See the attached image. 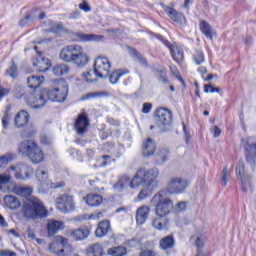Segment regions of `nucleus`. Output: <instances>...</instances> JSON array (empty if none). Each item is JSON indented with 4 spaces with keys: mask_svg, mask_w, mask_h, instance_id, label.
I'll return each mask as SVG.
<instances>
[{
    "mask_svg": "<svg viewBox=\"0 0 256 256\" xmlns=\"http://www.w3.org/2000/svg\"><path fill=\"white\" fill-rule=\"evenodd\" d=\"M13 191L18 197L26 199L22 209L24 217L27 219H43L49 215L43 202L37 197H31V195H33V187L16 185Z\"/></svg>",
    "mask_w": 256,
    "mask_h": 256,
    "instance_id": "1",
    "label": "nucleus"
},
{
    "mask_svg": "<svg viewBox=\"0 0 256 256\" xmlns=\"http://www.w3.org/2000/svg\"><path fill=\"white\" fill-rule=\"evenodd\" d=\"M159 169L152 168L146 170L145 168H140L135 176L132 178L131 186L133 187H142L138 193L137 199L143 201L147 199L153 193V189L157 187L159 181Z\"/></svg>",
    "mask_w": 256,
    "mask_h": 256,
    "instance_id": "2",
    "label": "nucleus"
},
{
    "mask_svg": "<svg viewBox=\"0 0 256 256\" xmlns=\"http://www.w3.org/2000/svg\"><path fill=\"white\" fill-rule=\"evenodd\" d=\"M151 203L155 207L156 215L152 219V227L157 231H166V229H169V218H167V215L173 211V200L158 193L153 196Z\"/></svg>",
    "mask_w": 256,
    "mask_h": 256,
    "instance_id": "3",
    "label": "nucleus"
},
{
    "mask_svg": "<svg viewBox=\"0 0 256 256\" xmlns=\"http://www.w3.org/2000/svg\"><path fill=\"white\" fill-rule=\"evenodd\" d=\"M59 59L64 63H73L76 67H85L89 63V54L79 44L64 46L59 53Z\"/></svg>",
    "mask_w": 256,
    "mask_h": 256,
    "instance_id": "4",
    "label": "nucleus"
},
{
    "mask_svg": "<svg viewBox=\"0 0 256 256\" xmlns=\"http://www.w3.org/2000/svg\"><path fill=\"white\" fill-rule=\"evenodd\" d=\"M35 175L39 187L43 189V191H49V189H63V187H65V181L56 183L49 181V170L45 167L38 168Z\"/></svg>",
    "mask_w": 256,
    "mask_h": 256,
    "instance_id": "5",
    "label": "nucleus"
},
{
    "mask_svg": "<svg viewBox=\"0 0 256 256\" xmlns=\"http://www.w3.org/2000/svg\"><path fill=\"white\" fill-rule=\"evenodd\" d=\"M111 71V61L107 57H97L94 62V73L99 79H105Z\"/></svg>",
    "mask_w": 256,
    "mask_h": 256,
    "instance_id": "6",
    "label": "nucleus"
},
{
    "mask_svg": "<svg viewBox=\"0 0 256 256\" xmlns=\"http://www.w3.org/2000/svg\"><path fill=\"white\" fill-rule=\"evenodd\" d=\"M173 121V115L169 109L158 108L155 112V123L161 131H165Z\"/></svg>",
    "mask_w": 256,
    "mask_h": 256,
    "instance_id": "7",
    "label": "nucleus"
},
{
    "mask_svg": "<svg viewBox=\"0 0 256 256\" xmlns=\"http://www.w3.org/2000/svg\"><path fill=\"white\" fill-rule=\"evenodd\" d=\"M166 189L171 195H179L186 191L187 180L181 177H172L169 179Z\"/></svg>",
    "mask_w": 256,
    "mask_h": 256,
    "instance_id": "8",
    "label": "nucleus"
},
{
    "mask_svg": "<svg viewBox=\"0 0 256 256\" xmlns=\"http://www.w3.org/2000/svg\"><path fill=\"white\" fill-rule=\"evenodd\" d=\"M67 91V86H61V91L59 92V95H57V88L42 90V92L44 93V97L46 98V101H55L57 103H63V101L67 99Z\"/></svg>",
    "mask_w": 256,
    "mask_h": 256,
    "instance_id": "9",
    "label": "nucleus"
},
{
    "mask_svg": "<svg viewBox=\"0 0 256 256\" xmlns=\"http://www.w3.org/2000/svg\"><path fill=\"white\" fill-rule=\"evenodd\" d=\"M56 207L61 213H71L75 209V203L73 202V196L62 195L57 198Z\"/></svg>",
    "mask_w": 256,
    "mask_h": 256,
    "instance_id": "10",
    "label": "nucleus"
},
{
    "mask_svg": "<svg viewBox=\"0 0 256 256\" xmlns=\"http://www.w3.org/2000/svg\"><path fill=\"white\" fill-rule=\"evenodd\" d=\"M47 103L43 90L33 92L28 98V105L31 109H41Z\"/></svg>",
    "mask_w": 256,
    "mask_h": 256,
    "instance_id": "11",
    "label": "nucleus"
},
{
    "mask_svg": "<svg viewBox=\"0 0 256 256\" xmlns=\"http://www.w3.org/2000/svg\"><path fill=\"white\" fill-rule=\"evenodd\" d=\"M10 171L14 172V175L17 179H29L33 175V168L25 165V164H19L16 166H10Z\"/></svg>",
    "mask_w": 256,
    "mask_h": 256,
    "instance_id": "12",
    "label": "nucleus"
},
{
    "mask_svg": "<svg viewBox=\"0 0 256 256\" xmlns=\"http://www.w3.org/2000/svg\"><path fill=\"white\" fill-rule=\"evenodd\" d=\"M34 49L36 50L38 56L36 57V60L33 62V65L34 67H36L39 73H45V71L51 69V60L41 55V52H39L38 50L39 47L35 46Z\"/></svg>",
    "mask_w": 256,
    "mask_h": 256,
    "instance_id": "13",
    "label": "nucleus"
},
{
    "mask_svg": "<svg viewBox=\"0 0 256 256\" xmlns=\"http://www.w3.org/2000/svg\"><path fill=\"white\" fill-rule=\"evenodd\" d=\"M133 183V179H131L128 175H122L119 177L117 183L113 185V189L116 193H121V191H125L127 187L130 189H137V187H133L131 184Z\"/></svg>",
    "mask_w": 256,
    "mask_h": 256,
    "instance_id": "14",
    "label": "nucleus"
},
{
    "mask_svg": "<svg viewBox=\"0 0 256 256\" xmlns=\"http://www.w3.org/2000/svg\"><path fill=\"white\" fill-rule=\"evenodd\" d=\"M74 127L78 135H83V133L87 131L89 127V118H87V113H82L78 115Z\"/></svg>",
    "mask_w": 256,
    "mask_h": 256,
    "instance_id": "15",
    "label": "nucleus"
},
{
    "mask_svg": "<svg viewBox=\"0 0 256 256\" xmlns=\"http://www.w3.org/2000/svg\"><path fill=\"white\" fill-rule=\"evenodd\" d=\"M46 229L48 231V237H53V235H57L59 231L65 229V223L55 219L48 220Z\"/></svg>",
    "mask_w": 256,
    "mask_h": 256,
    "instance_id": "16",
    "label": "nucleus"
},
{
    "mask_svg": "<svg viewBox=\"0 0 256 256\" xmlns=\"http://www.w3.org/2000/svg\"><path fill=\"white\" fill-rule=\"evenodd\" d=\"M239 181L241 191H243V193H246V195H251V193L255 191V184L253 182L252 175H246L245 177H242Z\"/></svg>",
    "mask_w": 256,
    "mask_h": 256,
    "instance_id": "17",
    "label": "nucleus"
},
{
    "mask_svg": "<svg viewBox=\"0 0 256 256\" xmlns=\"http://www.w3.org/2000/svg\"><path fill=\"white\" fill-rule=\"evenodd\" d=\"M30 119L31 116L29 115V112L20 110L14 118V125L17 127V129H23V127L27 126Z\"/></svg>",
    "mask_w": 256,
    "mask_h": 256,
    "instance_id": "18",
    "label": "nucleus"
},
{
    "mask_svg": "<svg viewBox=\"0 0 256 256\" xmlns=\"http://www.w3.org/2000/svg\"><path fill=\"white\" fill-rule=\"evenodd\" d=\"M149 213H151V208L149 206H140L136 210V223L137 225H144L147 219H149Z\"/></svg>",
    "mask_w": 256,
    "mask_h": 256,
    "instance_id": "19",
    "label": "nucleus"
},
{
    "mask_svg": "<svg viewBox=\"0 0 256 256\" xmlns=\"http://www.w3.org/2000/svg\"><path fill=\"white\" fill-rule=\"evenodd\" d=\"M91 233V230L87 227H81L74 230H71L69 232V236L74 239V241H83L89 237V234Z\"/></svg>",
    "mask_w": 256,
    "mask_h": 256,
    "instance_id": "20",
    "label": "nucleus"
},
{
    "mask_svg": "<svg viewBox=\"0 0 256 256\" xmlns=\"http://www.w3.org/2000/svg\"><path fill=\"white\" fill-rule=\"evenodd\" d=\"M28 159L34 165H39V163H43V161H45V154L43 153L41 147L36 145L32 153L28 155Z\"/></svg>",
    "mask_w": 256,
    "mask_h": 256,
    "instance_id": "21",
    "label": "nucleus"
},
{
    "mask_svg": "<svg viewBox=\"0 0 256 256\" xmlns=\"http://www.w3.org/2000/svg\"><path fill=\"white\" fill-rule=\"evenodd\" d=\"M37 146L35 142L32 140H25L18 144V153L20 155H25L28 157L30 153H32L33 149Z\"/></svg>",
    "mask_w": 256,
    "mask_h": 256,
    "instance_id": "22",
    "label": "nucleus"
},
{
    "mask_svg": "<svg viewBox=\"0 0 256 256\" xmlns=\"http://www.w3.org/2000/svg\"><path fill=\"white\" fill-rule=\"evenodd\" d=\"M83 199L88 207H99L103 203V196L95 193H90Z\"/></svg>",
    "mask_w": 256,
    "mask_h": 256,
    "instance_id": "23",
    "label": "nucleus"
},
{
    "mask_svg": "<svg viewBox=\"0 0 256 256\" xmlns=\"http://www.w3.org/2000/svg\"><path fill=\"white\" fill-rule=\"evenodd\" d=\"M66 240L67 238L63 236H56L54 241L49 245V251H51V253H53L54 255L59 256V251L63 249V245Z\"/></svg>",
    "mask_w": 256,
    "mask_h": 256,
    "instance_id": "24",
    "label": "nucleus"
},
{
    "mask_svg": "<svg viewBox=\"0 0 256 256\" xmlns=\"http://www.w3.org/2000/svg\"><path fill=\"white\" fill-rule=\"evenodd\" d=\"M111 231V222L109 220H103L99 222L98 227L95 231L96 237H105Z\"/></svg>",
    "mask_w": 256,
    "mask_h": 256,
    "instance_id": "25",
    "label": "nucleus"
},
{
    "mask_svg": "<svg viewBox=\"0 0 256 256\" xmlns=\"http://www.w3.org/2000/svg\"><path fill=\"white\" fill-rule=\"evenodd\" d=\"M159 247L162 251H169L175 247V238L173 235H168L159 240Z\"/></svg>",
    "mask_w": 256,
    "mask_h": 256,
    "instance_id": "26",
    "label": "nucleus"
},
{
    "mask_svg": "<svg viewBox=\"0 0 256 256\" xmlns=\"http://www.w3.org/2000/svg\"><path fill=\"white\" fill-rule=\"evenodd\" d=\"M45 83V77L39 75H32L27 78V85L29 89H37Z\"/></svg>",
    "mask_w": 256,
    "mask_h": 256,
    "instance_id": "27",
    "label": "nucleus"
},
{
    "mask_svg": "<svg viewBox=\"0 0 256 256\" xmlns=\"http://www.w3.org/2000/svg\"><path fill=\"white\" fill-rule=\"evenodd\" d=\"M105 97H109V92L106 91H94L84 94L80 101H91V99H103Z\"/></svg>",
    "mask_w": 256,
    "mask_h": 256,
    "instance_id": "28",
    "label": "nucleus"
},
{
    "mask_svg": "<svg viewBox=\"0 0 256 256\" xmlns=\"http://www.w3.org/2000/svg\"><path fill=\"white\" fill-rule=\"evenodd\" d=\"M142 153L144 157H151L155 153V142L153 139L147 138V140L142 145Z\"/></svg>",
    "mask_w": 256,
    "mask_h": 256,
    "instance_id": "29",
    "label": "nucleus"
},
{
    "mask_svg": "<svg viewBox=\"0 0 256 256\" xmlns=\"http://www.w3.org/2000/svg\"><path fill=\"white\" fill-rule=\"evenodd\" d=\"M4 203L6 207H8V209H12V210L19 209V207H21V202L19 201V199L12 195L5 196Z\"/></svg>",
    "mask_w": 256,
    "mask_h": 256,
    "instance_id": "30",
    "label": "nucleus"
},
{
    "mask_svg": "<svg viewBox=\"0 0 256 256\" xmlns=\"http://www.w3.org/2000/svg\"><path fill=\"white\" fill-rule=\"evenodd\" d=\"M165 13L170 17L174 23H183V19H185V16L183 14L176 12L174 9H171L169 7H164Z\"/></svg>",
    "mask_w": 256,
    "mask_h": 256,
    "instance_id": "31",
    "label": "nucleus"
},
{
    "mask_svg": "<svg viewBox=\"0 0 256 256\" xmlns=\"http://www.w3.org/2000/svg\"><path fill=\"white\" fill-rule=\"evenodd\" d=\"M200 30L207 37V39H213L215 37V30L211 28V25L207 23L206 21L201 20L200 21Z\"/></svg>",
    "mask_w": 256,
    "mask_h": 256,
    "instance_id": "32",
    "label": "nucleus"
},
{
    "mask_svg": "<svg viewBox=\"0 0 256 256\" xmlns=\"http://www.w3.org/2000/svg\"><path fill=\"white\" fill-rule=\"evenodd\" d=\"M167 46L171 51V56L174 61H176V63H181L183 61V51H181L177 46L171 45L169 42H167Z\"/></svg>",
    "mask_w": 256,
    "mask_h": 256,
    "instance_id": "33",
    "label": "nucleus"
},
{
    "mask_svg": "<svg viewBox=\"0 0 256 256\" xmlns=\"http://www.w3.org/2000/svg\"><path fill=\"white\" fill-rule=\"evenodd\" d=\"M88 256H103L105 252L103 251V246L99 243L93 244L87 249Z\"/></svg>",
    "mask_w": 256,
    "mask_h": 256,
    "instance_id": "34",
    "label": "nucleus"
},
{
    "mask_svg": "<svg viewBox=\"0 0 256 256\" xmlns=\"http://www.w3.org/2000/svg\"><path fill=\"white\" fill-rule=\"evenodd\" d=\"M129 73V70H117L112 72L110 75L109 81L112 85H115L119 83V79L123 77V75H127Z\"/></svg>",
    "mask_w": 256,
    "mask_h": 256,
    "instance_id": "35",
    "label": "nucleus"
},
{
    "mask_svg": "<svg viewBox=\"0 0 256 256\" xmlns=\"http://www.w3.org/2000/svg\"><path fill=\"white\" fill-rule=\"evenodd\" d=\"M169 159V149L161 148L156 154V161L158 165L165 163Z\"/></svg>",
    "mask_w": 256,
    "mask_h": 256,
    "instance_id": "36",
    "label": "nucleus"
},
{
    "mask_svg": "<svg viewBox=\"0 0 256 256\" xmlns=\"http://www.w3.org/2000/svg\"><path fill=\"white\" fill-rule=\"evenodd\" d=\"M73 246L70 245L69 241L66 239L62 248L58 252V256H69L71 253H74Z\"/></svg>",
    "mask_w": 256,
    "mask_h": 256,
    "instance_id": "37",
    "label": "nucleus"
},
{
    "mask_svg": "<svg viewBox=\"0 0 256 256\" xmlns=\"http://www.w3.org/2000/svg\"><path fill=\"white\" fill-rule=\"evenodd\" d=\"M78 37L80 41H102L103 36L102 35H95V34H83V33H78Z\"/></svg>",
    "mask_w": 256,
    "mask_h": 256,
    "instance_id": "38",
    "label": "nucleus"
},
{
    "mask_svg": "<svg viewBox=\"0 0 256 256\" xmlns=\"http://www.w3.org/2000/svg\"><path fill=\"white\" fill-rule=\"evenodd\" d=\"M53 73L57 77H61V75H67L69 73V66L67 64H60L53 68Z\"/></svg>",
    "mask_w": 256,
    "mask_h": 256,
    "instance_id": "39",
    "label": "nucleus"
},
{
    "mask_svg": "<svg viewBox=\"0 0 256 256\" xmlns=\"http://www.w3.org/2000/svg\"><path fill=\"white\" fill-rule=\"evenodd\" d=\"M108 255H112V256L127 255V248H125L123 246H117V247L110 248V249H108Z\"/></svg>",
    "mask_w": 256,
    "mask_h": 256,
    "instance_id": "40",
    "label": "nucleus"
},
{
    "mask_svg": "<svg viewBox=\"0 0 256 256\" xmlns=\"http://www.w3.org/2000/svg\"><path fill=\"white\" fill-rule=\"evenodd\" d=\"M11 174L9 171L3 174H0V191H5L7 184L11 183Z\"/></svg>",
    "mask_w": 256,
    "mask_h": 256,
    "instance_id": "41",
    "label": "nucleus"
},
{
    "mask_svg": "<svg viewBox=\"0 0 256 256\" xmlns=\"http://www.w3.org/2000/svg\"><path fill=\"white\" fill-rule=\"evenodd\" d=\"M82 77L86 83H95V81H97L98 76L95 74V70H90L86 73H83Z\"/></svg>",
    "mask_w": 256,
    "mask_h": 256,
    "instance_id": "42",
    "label": "nucleus"
},
{
    "mask_svg": "<svg viewBox=\"0 0 256 256\" xmlns=\"http://www.w3.org/2000/svg\"><path fill=\"white\" fill-rule=\"evenodd\" d=\"M193 61L196 65H203V63H205V54H203V51L196 50L193 55Z\"/></svg>",
    "mask_w": 256,
    "mask_h": 256,
    "instance_id": "43",
    "label": "nucleus"
},
{
    "mask_svg": "<svg viewBox=\"0 0 256 256\" xmlns=\"http://www.w3.org/2000/svg\"><path fill=\"white\" fill-rule=\"evenodd\" d=\"M9 111H11V107L7 106L6 111L2 117V127L3 129H9V121L11 119V114H9Z\"/></svg>",
    "mask_w": 256,
    "mask_h": 256,
    "instance_id": "44",
    "label": "nucleus"
},
{
    "mask_svg": "<svg viewBox=\"0 0 256 256\" xmlns=\"http://www.w3.org/2000/svg\"><path fill=\"white\" fill-rule=\"evenodd\" d=\"M236 177L239 180L243 179V177H247V175H245V164L241 161L236 165Z\"/></svg>",
    "mask_w": 256,
    "mask_h": 256,
    "instance_id": "45",
    "label": "nucleus"
},
{
    "mask_svg": "<svg viewBox=\"0 0 256 256\" xmlns=\"http://www.w3.org/2000/svg\"><path fill=\"white\" fill-rule=\"evenodd\" d=\"M6 75H8V77H11L12 79H15V77L19 75V71L17 70V65H15V62L13 60L9 69L6 70Z\"/></svg>",
    "mask_w": 256,
    "mask_h": 256,
    "instance_id": "46",
    "label": "nucleus"
},
{
    "mask_svg": "<svg viewBox=\"0 0 256 256\" xmlns=\"http://www.w3.org/2000/svg\"><path fill=\"white\" fill-rule=\"evenodd\" d=\"M220 180H221V185H223V187H227V183L229 182V174L227 172V166L223 168L220 175Z\"/></svg>",
    "mask_w": 256,
    "mask_h": 256,
    "instance_id": "47",
    "label": "nucleus"
},
{
    "mask_svg": "<svg viewBox=\"0 0 256 256\" xmlns=\"http://www.w3.org/2000/svg\"><path fill=\"white\" fill-rule=\"evenodd\" d=\"M33 16L31 14L26 15V17L20 20V27H27L33 23Z\"/></svg>",
    "mask_w": 256,
    "mask_h": 256,
    "instance_id": "48",
    "label": "nucleus"
},
{
    "mask_svg": "<svg viewBox=\"0 0 256 256\" xmlns=\"http://www.w3.org/2000/svg\"><path fill=\"white\" fill-rule=\"evenodd\" d=\"M103 217V212H94L91 214H85L84 219H90L92 221H95L97 219H101Z\"/></svg>",
    "mask_w": 256,
    "mask_h": 256,
    "instance_id": "49",
    "label": "nucleus"
},
{
    "mask_svg": "<svg viewBox=\"0 0 256 256\" xmlns=\"http://www.w3.org/2000/svg\"><path fill=\"white\" fill-rule=\"evenodd\" d=\"M170 71L174 75V77L182 83V85H185V81L183 78H181V75L179 74V70H177V67L175 66H170Z\"/></svg>",
    "mask_w": 256,
    "mask_h": 256,
    "instance_id": "50",
    "label": "nucleus"
},
{
    "mask_svg": "<svg viewBox=\"0 0 256 256\" xmlns=\"http://www.w3.org/2000/svg\"><path fill=\"white\" fill-rule=\"evenodd\" d=\"M63 29V23L61 22H54L51 25L50 31L51 33H59Z\"/></svg>",
    "mask_w": 256,
    "mask_h": 256,
    "instance_id": "51",
    "label": "nucleus"
},
{
    "mask_svg": "<svg viewBox=\"0 0 256 256\" xmlns=\"http://www.w3.org/2000/svg\"><path fill=\"white\" fill-rule=\"evenodd\" d=\"M204 93H219V88L213 87L211 84H205Z\"/></svg>",
    "mask_w": 256,
    "mask_h": 256,
    "instance_id": "52",
    "label": "nucleus"
},
{
    "mask_svg": "<svg viewBox=\"0 0 256 256\" xmlns=\"http://www.w3.org/2000/svg\"><path fill=\"white\" fill-rule=\"evenodd\" d=\"M139 256H157V252L152 249H143L141 250Z\"/></svg>",
    "mask_w": 256,
    "mask_h": 256,
    "instance_id": "53",
    "label": "nucleus"
},
{
    "mask_svg": "<svg viewBox=\"0 0 256 256\" xmlns=\"http://www.w3.org/2000/svg\"><path fill=\"white\" fill-rule=\"evenodd\" d=\"M79 9L85 11V13H89V11H91V6H89V4H87V2L84 1L81 4H79Z\"/></svg>",
    "mask_w": 256,
    "mask_h": 256,
    "instance_id": "54",
    "label": "nucleus"
},
{
    "mask_svg": "<svg viewBox=\"0 0 256 256\" xmlns=\"http://www.w3.org/2000/svg\"><path fill=\"white\" fill-rule=\"evenodd\" d=\"M204 241H205V236H203V235L197 236V238H196V247H198V249L203 247V242Z\"/></svg>",
    "mask_w": 256,
    "mask_h": 256,
    "instance_id": "55",
    "label": "nucleus"
},
{
    "mask_svg": "<svg viewBox=\"0 0 256 256\" xmlns=\"http://www.w3.org/2000/svg\"><path fill=\"white\" fill-rule=\"evenodd\" d=\"M151 109H153V105H151V103H144L143 104V108H142V113H150Z\"/></svg>",
    "mask_w": 256,
    "mask_h": 256,
    "instance_id": "56",
    "label": "nucleus"
},
{
    "mask_svg": "<svg viewBox=\"0 0 256 256\" xmlns=\"http://www.w3.org/2000/svg\"><path fill=\"white\" fill-rule=\"evenodd\" d=\"M10 158L8 156L0 157V167H6L9 164Z\"/></svg>",
    "mask_w": 256,
    "mask_h": 256,
    "instance_id": "57",
    "label": "nucleus"
},
{
    "mask_svg": "<svg viewBox=\"0 0 256 256\" xmlns=\"http://www.w3.org/2000/svg\"><path fill=\"white\" fill-rule=\"evenodd\" d=\"M211 133L213 135V137H219L221 135V130L219 127L217 126H214L212 129H211Z\"/></svg>",
    "mask_w": 256,
    "mask_h": 256,
    "instance_id": "58",
    "label": "nucleus"
},
{
    "mask_svg": "<svg viewBox=\"0 0 256 256\" xmlns=\"http://www.w3.org/2000/svg\"><path fill=\"white\" fill-rule=\"evenodd\" d=\"M40 141L44 145H49V143H51V139H49V137H47V135H41Z\"/></svg>",
    "mask_w": 256,
    "mask_h": 256,
    "instance_id": "59",
    "label": "nucleus"
},
{
    "mask_svg": "<svg viewBox=\"0 0 256 256\" xmlns=\"http://www.w3.org/2000/svg\"><path fill=\"white\" fill-rule=\"evenodd\" d=\"M6 95H9V89L0 88V101L3 99V97H6Z\"/></svg>",
    "mask_w": 256,
    "mask_h": 256,
    "instance_id": "60",
    "label": "nucleus"
},
{
    "mask_svg": "<svg viewBox=\"0 0 256 256\" xmlns=\"http://www.w3.org/2000/svg\"><path fill=\"white\" fill-rule=\"evenodd\" d=\"M177 208L179 209V211H185L187 209V203L179 202Z\"/></svg>",
    "mask_w": 256,
    "mask_h": 256,
    "instance_id": "61",
    "label": "nucleus"
},
{
    "mask_svg": "<svg viewBox=\"0 0 256 256\" xmlns=\"http://www.w3.org/2000/svg\"><path fill=\"white\" fill-rule=\"evenodd\" d=\"M0 227H8L7 221L1 214H0Z\"/></svg>",
    "mask_w": 256,
    "mask_h": 256,
    "instance_id": "62",
    "label": "nucleus"
},
{
    "mask_svg": "<svg viewBox=\"0 0 256 256\" xmlns=\"http://www.w3.org/2000/svg\"><path fill=\"white\" fill-rule=\"evenodd\" d=\"M11 250H1L0 251V256H9Z\"/></svg>",
    "mask_w": 256,
    "mask_h": 256,
    "instance_id": "63",
    "label": "nucleus"
},
{
    "mask_svg": "<svg viewBox=\"0 0 256 256\" xmlns=\"http://www.w3.org/2000/svg\"><path fill=\"white\" fill-rule=\"evenodd\" d=\"M70 19H79V12H74L70 15Z\"/></svg>",
    "mask_w": 256,
    "mask_h": 256,
    "instance_id": "64",
    "label": "nucleus"
}]
</instances>
